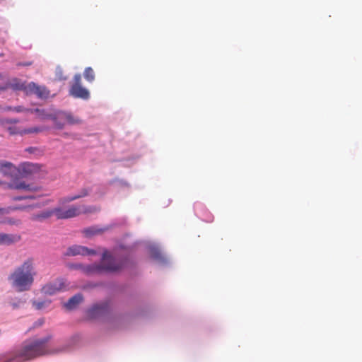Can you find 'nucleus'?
Segmentation results:
<instances>
[{"label":"nucleus","instance_id":"nucleus-12","mask_svg":"<svg viewBox=\"0 0 362 362\" xmlns=\"http://www.w3.org/2000/svg\"><path fill=\"white\" fill-rule=\"evenodd\" d=\"M21 239V235L18 234H7L0 233V245H10L18 242Z\"/></svg>","mask_w":362,"mask_h":362},{"label":"nucleus","instance_id":"nucleus-31","mask_svg":"<svg viewBox=\"0 0 362 362\" xmlns=\"http://www.w3.org/2000/svg\"><path fill=\"white\" fill-rule=\"evenodd\" d=\"M34 149H35L34 148L30 147V148H27L26 151L28 152H33Z\"/></svg>","mask_w":362,"mask_h":362},{"label":"nucleus","instance_id":"nucleus-18","mask_svg":"<svg viewBox=\"0 0 362 362\" xmlns=\"http://www.w3.org/2000/svg\"><path fill=\"white\" fill-rule=\"evenodd\" d=\"M83 76L88 82H93L95 78L93 69L91 67H86L83 72Z\"/></svg>","mask_w":362,"mask_h":362},{"label":"nucleus","instance_id":"nucleus-20","mask_svg":"<svg viewBox=\"0 0 362 362\" xmlns=\"http://www.w3.org/2000/svg\"><path fill=\"white\" fill-rule=\"evenodd\" d=\"M103 232V229L97 228H95V227L86 228L83 230V233L88 237L91 236V235H96V234H100V233H101Z\"/></svg>","mask_w":362,"mask_h":362},{"label":"nucleus","instance_id":"nucleus-16","mask_svg":"<svg viewBox=\"0 0 362 362\" xmlns=\"http://www.w3.org/2000/svg\"><path fill=\"white\" fill-rule=\"evenodd\" d=\"M22 170L23 172L26 175H32L40 171V165H39L38 164L27 163L23 164Z\"/></svg>","mask_w":362,"mask_h":362},{"label":"nucleus","instance_id":"nucleus-15","mask_svg":"<svg viewBox=\"0 0 362 362\" xmlns=\"http://www.w3.org/2000/svg\"><path fill=\"white\" fill-rule=\"evenodd\" d=\"M83 300L82 294L77 293L72 296L64 306L69 310L75 309Z\"/></svg>","mask_w":362,"mask_h":362},{"label":"nucleus","instance_id":"nucleus-6","mask_svg":"<svg viewBox=\"0 0 362 362\" xmlns=\"http://www.w3.org/2000/svg\"><path fill=\"white\" fill-rule=\"evenodd\" d=\"M54 209V215L57 219H69L79 216L82 213H87L89 211L87 209L81 210V206L72 205L67 209H62L57 207Z\"/></svg>","mask_w":362,"mask_h":362},{"label":"nucleus","instance_id":"nucleus-17","mask_svg":"<svg viewBox=\"0 0 362 362\" xmlns=\"http://www.w3.org/2000/svg\"><path fill=\"white\" fill-rule=\"evenodd\" d=\"M54 215V209L44 211L40 214H34L31 216L33 221H42L47 219Z\"/></svg>","mask_w":362,"mask_h":362},{"label":"nucleus","instance_id":"nucleus-13","mask_svg":"<svg viewBox=\"0 0 362 362\" xmlns=\"http://www.w3.org/2000/svg\"><path fill=\"white\" fill-rule=\"evenodd\" d=\"M108 310L107 303L95 305L88 310V316L93 318L105 314Z\"/></svg>","mask_w":362,"mask_h":362},{"label":"nucleus","instance_id":"nucleus-26","mask_svg":"<svg viewBox=\"0 0 362 362\" xmlns=\"http://www.w3.org/2000/svg\"><path fill=\"white\" fill-rule=\"evenodd\" d=\"M33 64V62H19L17 64V66H31Z\"/></svg>","mask_w":362,"mask_h":362},{"label":"nucleus","instance_id":"nucleus-9","mask_svg":"<svg viewBox=\"0 0 362 362\" xmlns=\"http://www.w3.org/2000/svg\"><path fill=\"white\" fill-rule=\"evenodd\" d=\"M96 252L94 250L88 249L86 247L81 245H74L67 249L66 255L76 256V255H93Z\"/></svg>","mask_w":362,"mask_h":362},{"label":"nucleus","instance_id":"nucleus-4","mask_svg":"<svg viewBox=\"0 0 362 362\" xmlns=\"http://www.w3.org/2000/svg\"><path fill=\"white\" fill-rule=\"evenodd\" d=\"M47 117L54 122L55 127L59 129H63L65 125V123L62 122L61 120H65L70 125L79 124L82 122L78 117L74 115L70 112L57 111L54 115H47Z\"/></svg>","mask_w":362,"mask_h":362},{"label":"nucleus","instance_id":"nucleus-28","mask_svg":"<svg viewBox=\"0 0 362 362\" xmlns=\"http://www.w3.org/2000/svg\"><path fill=\"white\" fill-rule=\"evenodd\" d=\"M153 257H154L155 259H160V258H161V255H160V252H156L153 253Z\"/></svg>","mask_w":362,"mask_h":362},{"label":"nucleus","instance_id":"nucleus-21","mask_svg":"<svg viewBox=\"0 0 362 362\" xmlns=\"http://www.w3.org/2000/svg\"><path fill=\"white\" fill-rule=\"evenodd\" d=\"M42 129L40 127H32L28 129H25L21 131V134H33V133H38L42 132Z\"/></svg>","mask_w":362,"mask_h":362},{"label":"nucleus","instance_id":"nucleus-30","mask_svg":"<svg viewBox=\"0 0 362 362\" xmlns=\"http://www.w3.org/2000/svg\"><path fill=\"white\" fill-rule=\"evenodd\" d=\"M18 122V121L17 119H9V120H8V121H7V122H8V123H11H11L15 124V123H17Z\"/></svg>","mask_w":362,"mask_h":362},{"label":"nucleus","instance_id":"nucleus-2","mask_svg":"<svg viewBox=\"0 0 362 362\" xmlns=\"http://www.w3.org/2000/svg\"><path fill=\"white\" fill-rule=\"evenodd\" d=\"M37 275L36 264L33 257L27 258L8 275L11 286L18 292L29 291Z\"/></svg>","mask_w":362,"mask_h":362},{"label":"nucleus","instance_id":"nucleus-3","mask_svg":"<svg viewBox=\"0 0 362 362\" xmlns=\"http://www.w3.org/2000/svg\"><path fill=\"white\" fill-rule=\"evenodd\" d=\"M125 262L123 259H115L107 250H105L100 264L86 266L83 271L88 274H101L104 272H116L121 270Z\"/></svg>","mask_w":362,"mask_h":362},{"label":"nucleus","instance_id":"nucleus-5","mask_svg":"<svg viewBox=\"0 0 362 362\" xmlns=\"http://www.w3.org/2000/svg\"><path fill=\"white\" fill-rule=\"evenodd\" d=\"M69 94L75 98L88 100L90 98L89 90L82 86L80 74L74 75L73 83L69 89Z\"/></svg>","mask_w":362,"mask_h":362},{"label":"nucleus","instance_id":"nucleus-25","mask_svg":"<svg viewBox=\"0 0 362 362\" xmlns=\"http://www.w3.org/2000/svg\"><path fill=\"white\" fill-rule=\"evenodd\" d=\"M8 131L9 134L11 135L16 134H21V132L17 131L16 128L14 127H8Z\"/></svg>","mask_w":362,"mask_h":362},{"label":"nucleus","instance_id":"nucleus-1","mask_svg":"<svg viewBox=\"0 0 362 362\" xmlns=\"http://www.w3.org/2000/svg\"><path fill=\"white\" fill-rule=\"evenodd\" d=\"M51 337L24 341L21 347L0 355V362H27L35 358L64 352L65 346L51 348L47 345Z\"/></svg>","mask_w":362,"mask_h":362},{"label":"nucleus","instance_id":"nucleus-8","mask_svg":"<svg viewBox=\"0 0 362 362\" xmlns=\"http://www.w3.org/2000/svg\"><path fill=\"white\" fill-rule=\"evenodd\" d=\"M18 89H24L27 94H35L39 98H47L49 91L45 86H38L31 82L27 86L21 85Z\"/></svg>","mask_w":362,"mask_h":362},{"label":"nucleus","instance_id":"nucleus-27","mask_svg":"<svg viewBox=\"0 0 362 362\" xmlns=\"http://www.w3.org/2000/svg\"><path fill=\"white\" fill-rule=\"evenodd\" d=\"M13 110L17 112H21L24 110V108L22 106H17V107H13Z\"/></svg>","mask_w":362,"mask_h":362},{"label":"nucleus","instance_id":"nucleus-35","mask_svg":"<svg viewBox=\"0 0 362 362\" xmlns=\"http://www.w3.org/2000/svg\"><path fill=\"white\" fill-rule=\"evenodd\" d=\"M13 306L14 308H16V307H17V305H16V304H13Z\"/></svg>","mask_w":362,"mask_h":362},{"label":"nucleus","instance_id":"nucleus-22","mask_svg":"<svg viewBox=\"0 0 362 362\" xmlns=\"http://www.w3.org/2000/svg\"><path fill=\"white\" fill-rule=\"evenodd\" d=\"M56 77L59 81H65L67 78V77L64 75L62 69L59 67L56 71Z\"/></svg>","mask_w":362,"mask_h":362},{"label":"nucleus","instance_id":"nucleus-11","mask_svg":"<svg viewBox=\"0 0 362 362\" xmlns=\"http://www.w3.org/2000/svg\"><path fill=\"white\" fill-rule=\"evenodd\" d=\"M17 171L16 167L11 162L0 161V173L4 177H13Z\"/></svg>","mask_w":362,"mask_h":362},{"label":"nucleus","instance_id":"nucleus-24","mask_svg":"<svg viewBox=\"0 0 362 362\" xmlns=\"http://www.w3.org/2000/svg\"><path fill=\"white\" fill-rule=\"evenodd\" d=\"M46 304H47L46 301H40V302L33 301V306L37 310H40V309L43 308Z\"/></svg>","mask_w":362,"mask_h":362},{"label":"nucleus","instance_id":"nucleus-19","mask_svg":"<svg viewBox=\"0 0 362 362\" xmlns=\"http://www.w3.org/2000/svg\"><path fill=\"white\" fill-rule=\"evenodd\" d=\"M32 206H13V207H9L8 209L5 208H0V214H8L10 211H16V210H26L28 208H31Z\"/></svg>","mask_w":362,"mask_h":362},{"label":"nucleus","instance_id":"nucleus-7","mask_svg":"<svg viewBox=\"0 0 362 362\" xmlns=\"http://www.w3.org/2000/svg\"><path fill=\"white\" fill-rule=\"evenodd\" d=\"M68 284L64 279H57L53 282L45 284L42 288V291L49 296L54 295L57 292L62 291L66 289Z\"/></svg>","mask_w":362,"mask_h":362},{"label":"nucleus","instance_id":"nucleus-14","mask_svg":"<svg viewBox=\"0 0 362 362\" xmlns=\"http://www.w3.org/2000/svg\"><path fill=\"white\" fill-rule=\"evenodd\" d=\"M89 194V191L88 189L86 188H83L82 189L78 194H76V195H73V196H67V197H63V198H61L59 200V203L60 204H66V203H69V202H71L73 201H75L78 199H80V198H82V197H86L87 195H88Z\"/></svg>","mask_w":362,"mask_h":362},{"label":"nucleus","instance_id":"nucleus-33","mask_svg":"<svg viewBox=\"0 0 362 362\" xmlns=\"http://www.w3.org/2000/svg\"><path fill=\"white\" fill-rule=\"evenodd\" d=\"M4 184V182L0 180V186Z\"/></svg>","mask_w":362,"mask_h":362},{"label":"nucleus","instance_id":"nucleus-23","mask_svg":"<svg viewBox=\"0 0 362 362\" xmlns=\"http://www.w3.org/2000/svg\"><path fill=\"white\" fill-rule=\"evenodd\" d=\"M35 112L38 114V116L41 117L42 119H49L47 117V115H50L49 113H46L44 110L35 109Z\"/></svg>","mask_w":362,"mask_h":362},{"label":"nucleus","instance_id":"nucleus-10","mask_svg":"<svg viewBox=\"0 0 362 362\" xmlns=\"http://www.w3.org/2000/svg\"><path fill=\"white\" fill-rule=\"evenodd\" d=\"M8 188L11 189L24 190L28 192H35L38 190V187L31 184H27L23 180H15L8 184Z\"/></svg>","mask_w":362,"mask_h":362},{"label":"nucleus","instance_id":"nucleus-34","mask_svg":"<svg viewBox=\"0 0 362 362\" xmlns=\"http://www.w3.org/2000/svg\"><path fill=\"white\" fill-rule=\"evenodd\" d=\"M3 56H4V54L3 53H0V57H1Z\"/></svg>","mask_w":362,"mask_h":362},{"label":"nucleus","instance_id":"nucleus-29","mask_svg":"<svg viewBox=\"0 0 362 362\" xmlns=\"http://www.w3.org/2000/svg\"><path fill=\"white\" fill-rule=\"evenodd\" d=\"M25 199V197H16L13 198V200L17 201V200H22V199Z\"/></svg>","mask_w":362,"mask_h":362},{"label":"nucleus","instance_id":"nucleus-32","mask_svg":"<svg viewBox=\"0 0 362 362\" xmlns=\"http://www.w3.org/2000/svg\"><path fill=\"white\" fill-rule=\"evenodd\" d=\"M25 197V199H35L34 196H28V197Z\"/></svg>","mask_w":362,"mask_h":362}]
</instances>
